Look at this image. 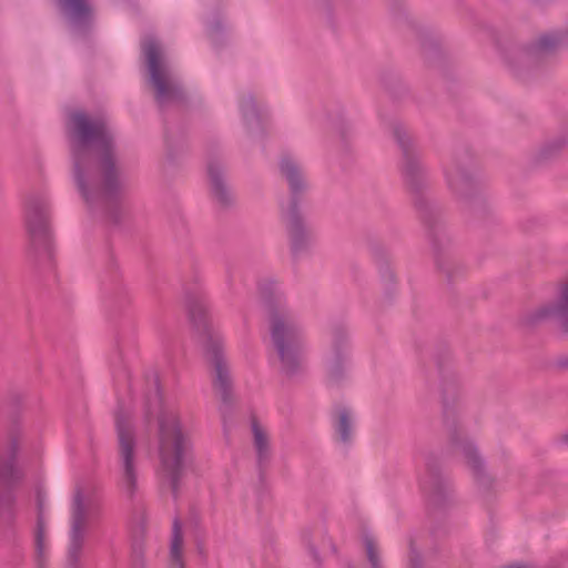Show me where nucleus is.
<instances>
[{
    "label": "nucleus",
    "instance_id": "4468645a",
    "mask_svg": "<svg viewBox=\"0 0 568 568\" xmlns=\"http://www.w3.org/2000/svg\"><path fill=\"white\" fill-rule=\"evenodd\" d=\"M207 174L211 182V189L214 197L222 204L227 205L232 201V195L224 184L222 178L221 164L217 159H212L207 163Z\"/></svg>",
    "mask_w": 568,
    "mask_h": 568
},
{
    "label": "nucleus",
    "instance_id": "f3484780",
    "mask_svg": "<svg viewBox=\"0 0 568 568\" xmlns=\"http://www.w3.org/2000/svg\"><path fill=\"white\" fill-rule=\"evenodd\" d=\"M252 432L254 439V447L257 455V462L262 466L270 457V443L268 436L263 427L256 422H252Z\"/></svg>",
    "mask_w": 568,
    "mask_h": 568
},
{
    "label": "nucleus",
    "instance_id": "c756f323",
    "mask_svg": "<svg viewBox=\"0 0 568 568\" xmlns=\"http://www.w3.org/2000/svg\"><path fill=\"white\" fill-rule=\"evenodd\" d=\"M566 442L568 443V436H566Z\"/></svg>",
    "mask_w": 568,
    "mask_h": 568
},
{
    "label": "nucleus",
    "instance_id": "f257e3e1",
    "mask_svg": "<svg viewBox=\"0 0 568 568\" xmlns=\"http://www.w3.org/2000/svg\"><path fill=\"white\" fill-rule=\"evenodd\" d=\"M65 134L74 180L84 201L94 204L114 199L122 182L114 158L113 136L105 120L91 118L83 111L72 112Z\"/></svg>",
    "mask_w": 568,
    "mask_h": 568
},
{
    "label": "nucleus",
    "instance_id": "39448f33",
    "mask_svg": "<svg viewBox=\"0 0 568 568\" xmlns=\"http://www.w3.org/2000/svg\"><path fill=\"white\" fill-rule=\"evenodd\" d=\"M271 338L283 371L293 374L301 363V331L293 314L282 305L270 313Z\"/></svg>",
    "mask_w": 568,
    "mask_h": 568
},
{
    "label": "nucleus",
    "instance_id": "393cba45",
    "mask_svg": "<svg viewBox=\"0 0 568 568\" xmlns=\"http://www.w3.org/2000/svg\"><path fill=\"white\" fill-rule=\"evenodd\" d=\"M153 384H154L155 392L152 395V398H148V409H146L148 417L151 414L149 405H153L155 408H161V406H162L161 396H160L159 387H158V382L154 381Z\"/></svg>",
    "mask_w": 568,
    "mask_h": 568
},
{
    "label": "nucleus",
    "instance_id": "7ed1b4c3",
    "mask_svg": "<svg viewBox=\"0 0 568 568\" xmlns=\"http://www.w3.org/2000/svg\"><path fill=\"white\" fill-rule=\"evenodd\" d=\"M190 320L199 331V343L205 356L214 366L213 387L224 404L231 400L232 382L229 367L222 354V339L214 333L207 318V304L202 293L189 295L186 298Z\"/></svg>",
    "mask_w": 568,
    "mask_h": 568
},
{
    "label": "nucleus",
    "instance_id": "9d476101",
    "mask_svg": "<svg viewBox=\"0 0 568 568\" xmlns=\"http://www.w3.org/2000/svg\"><path fill=\"white\" fill-rule=\"evenodd\" d=\"M26 224L32 250L51 258L52 243L49 229V206L43 196H30L26 203Z\"/></svg>",
    "mask_w": 568,
    "mask_h": 568
},
{
    "label": "nucleus",
    "instance_id": "423d86ee",
    "mask_svg": "<svg viewBox=\"0 0 568 568\" xmlns=\"http://www.w3.org/2000/svg\"><path fill=\"white\" fill-rule=\"evenodd\" d=\"M280 169L290 184L292 194L288 204L282 207V213L290 233L292 252L296 255L307 246L311 239L297 210V196L306 189V183L300 168L292 159L284 156Z\"/></svg>",
    "mask_w": 568,
    "mask_h": 568
},
{
    "label": "nucleus",
    "instance_id": "6e6552de",
    "mask_svg": "<svg viewBox=\"0 0 568 568\" xmlns=\"http://www.w3.org/2000/svg\"><path fill=\"white\" fill-rule=\"evenodd\" d=\"M142 52L150 73V81L155 89V100L160 106L183 99V90L171 74L163 60L162 48L154 37H146L142 42Z\"/></svg>",
    "mask_w": 568,
    "mask_h": 568
},
{
    "label": "nucleus",
    "instance_id": "c85d7f7f",
    "mask_svg": "<svg viewBox=\"0 0 568 568\" xmlns=\"http://www.w3.org/2000/svg\"><path fill=\"white\" fill-rule=\"evenodd\" d=\"M509 568H525L523 566H510Z\"/></svg>",
    "mask_w": 568,
    "mask_h": 568
},
{
    "label": "nucleus",
    "instance_id": "6ab92c4d",
    "mask_svg": "<svg viewBox=\"0 0 568 568\" xmlns=\"http://www.w3.org/2000/svg\"><path fill=\"white\" fill-rule=\"evenodd\" d=\"M335 430L342 443H348L352 435V417L351 412L346 407H339L336 410Z\"/></svg>",
    "mask_w": 568,
    "mask_h": 568
},
{
    "label": "nucleus",
    "instance_id": "1a4fd4ad",
    "mask_svg": "<svg viewBox=\"0 0 568 568\" xmlns=\"http://www.w3.org/2000/svg\"><path fill=\"white\" fill-rule=\"evenodd\" d=\"M20 433L0 434V515L10 516L12 506L11 487L20 478L16 465Z\"/></svg>",
    "mask_w": 568,
    "mask_h": 568
},
{
    "label": "nucleus",
    "instance_id": "bb28decb",
    "mask_svg": "<svg viewBox=\"0 0 568 568\" xmlns=\"http://www.w3.org/2000/svg\"><path fill=\"white\" fill-rule=\"evenodd\" d=\"M132 568H144L143 561H136L133 564Z\"/></svg>",
    "mask_w": 568,
    "mask_h": 568
},
{
    "label": "nucleus",
    "instance_id": "5701e85b",
    "mask_svg": "<svg viewBox=\"0 0 568 568\" xmlns=\"http://www.w3.org/2000/svg\"><path fill=\"white\" fill-rule=\"evenodd\" d=\"M44 524L41 518L38 519L37 524V532H36V550L38 558L41 559L44 555Z\"/></svg>",
    "mask_w": 568,
    "mask_h": 568
},
{
    "label": "nucleus",
    "instance_id": "f8f14e48",
    "mask_svg": "<svg viewBox=\"0 0 568 568\" xmlns=\"http://www.w3.org/2000/svg\"><path fill=\"white\" fill-rule=\"evenodd\" d=\"M550 318L558 321L561 328L568 332V281L561 287L557 303L538 307L526 317V322L528 325H535Z\"/></svg>",
    "mask_w": 568,
    "mask_h": 568
},
{
    "label": "nucleus",
    "instance_id": "9b49d317",
    "mask_svg": "<svg viewBox=\"0 0 568 568\" xmlns=\"http://www.w3.org/2000/svg\"><path fill=\"white\" fill-rule=\"evenodd\" d=\"M394 136L403 151V178L406 185L414 192H418L426 183L427 172L419 163L412 140L404 128L395 126Z\"/></svg>",
    "mask_w": 568,
    "mask_h": 568
},
{
    "label": "nucleus",
    "instance_id": "cd10ccee",
    "mask_svg": "<svg viewBox=\"0 0 568 568\" xmlns=\"http://www.w3.org/2000/svg\"><path fill=\"white\" fill-rule=\"evenodd\" d=\"M439 494H440L439 488H437V489L433 493L432 498L435 500Z\"/></svg>",
    "mask_w": 568,
    "mask_h": 568
},
{
    "label": "nucleus",
    "instance_id": "412c9836",
    "mask_svg": "<svg viewBox=\"0 0 568 568\" xmlns=\"http://www.w3.org/2000/svg\"><path fill=\"white\" fill-rule=\"evenodd\" d=\"M566 34L548 33L541 36L532 45V50L539 53H547L564 42Z\"/></svg>",
    "mask_w": 568,
    "mask_h": 568
},
{
    "label": "nucleus",
    "instance_id": "20e7f679",
    "mask_svg": "<svg viewBox=\"0 0 568 568\" xmlns=\"http://www.w3.org/2000/svg\"><path fill=\"white\" fill-rule=\"evenodd\" d=\"M115 429L118 437V486L126 497L132 499L138 491L141 470L135 432L131 417L122 412H118L115 415Z\"/></svg>",
    "mask_w": 568,
    "mask_h": 568
},
{
    "label": "nucleus",
    "instance_id": "aec40b11",
    "mask_svg": "<svg viewBox=\"0 0 568 568\" xmlns=\"http://www.w3.org/2000/svg\"><path fill=\"white\" fill-rule=\"evenodd\" d=\"M63 4L74 21L85 20L91 14L87 0H63Z\"/></svg>",
    "mask_w": 568,
    "mask_h": 568
},
{
    "label": "nucleus",
    "instance_id": "a211bd4d",
    "mask_svg": "<svg viewBox=\"0 0 568 568\" xmlns=\"http://www.w3.org/2000/svg\"><path fill=\"white\" fill-rule=\"evenodd\" d=\"M446 178L449 187L459 195H467L474 189L470 176L460 170L446 171Z\"/></svg>",
    "mask_w": 568,
    "mask_h": 568
},
{
    "label": "nucleus",
    "instance_id": "dca6fc26",
    "mask_svg": "<svg viewBox=\"0 0 568 568\" xmlns=\"http://www.w3.org/2000/svg\"><path fill=\"white\" fill-rule=\"evenodd\" d=\"M170 567L185 568L183 560V534L182 525L179 518L173 520L172 538L170 546Z\"/></svg>",
    "mask_w": 568,
    "mask_h": 568
},
{
    "label": "nucleus",
    "instance_id": "2eb2a0df",
    "mask_svg": "<svg viewBox=\"0 0 568 568\" xmlns=\"http://www.w3.org/2000/svg\"><path fill=\"white\" fill-rule=\"evenodd\" d=\"M452 446L455 454H460L471 467L474 475L479 478L483 473V460L477 453L476 447L473 446L467 439H462L458 434L452 435Z\"/></svg>",
    "mask_w": 568,
    "mask_h": 568
},
{
    "label": "nucleus",
    "instance_id": "a878e982",
    "mask_svg": "<svg viewBox=\"0 0 568 568\" xmlns=\"http://www.w3.org/2000/svg\"><path fill=\"white\" fill-rule=\"evenodd\" d=\"M410 564L412 568H417L418 566V556L416 555L413 545H410Z\"/></svg>",
    "mask_w": 568,
    "mask_h": 568
},
{
    "label": "nucleus",
    "instance_id": "f03ea898",
    "mask_svg": "<svg viewBox=\"0 0 568 568\" xmlns=\"http://www.w3.org/2000/svg\"><path fill=\"white\" fill-rule=\"evenodd\" d=\"M191 450V443L183 433L178 415L161 410L159 415L156 477L162 487L171 489L178 497L184 465Z\"/></svg>",
    "mask_w": 568,
    "mask_h": 568
},
{
    "label": "nucleus",
    "instance_id": "ddd939ff",
    "mask_svg": "<svg viewBox=\"0 0 568 568\" xmlns=\"http://www.w3.org/2000/svg\"><path fill=\"white\" fill-rule=\"evenodd\" d=\"M346 354V334L337 329L333 335V353L327 359V372L331 383H336L343 375V363Z\"/></svg>",
    "mask_w": 568,
    "mask_h": 568
},
{
    "label": "nucleus",
    "instance_id": "b1692460",
    "mask_svg": "<svg viewBox=\"0 0 568 568\" xmlns=\"http://www.w3.org/2000/svg\"><path fill=\"white\" fill-rule=\"evenodd\" d=\"M241 110H242V113H243L244 118H246L248 115V113H252L254 116L257 115L255 102H254V99L252 97H248L247 99H245L242 102Z\"/></svg>",
    "mask_w": 568,
    "mask_h": 568
},
{
    "label": "nucleus",
    "instance_id": "4be33fe9",
    "mask_svg": "<svg viewBox=\"0 0 568 568\" xmlns=\"http://www.w3.org/2000/svg\"><path fill=\"white\" fill-rule=\"evenodd\" d=\"M364 546L372 568H383L381 555L374 538L366 535L364 537Z\"/></svg>",
    "mask_w": 568,
    "mask_h": 568
},
{
    "label": "nucleus",
    "instance_id": "0eeeda50",
    "mask_svg": "<svg viewBox=\"0 0 568 568\" xmlns=\"http://www.w3.org/2000/svg\"><path fill=\"white\" fill-rule=\"evenodd\" d=\"M101 503L94 495L84 496L77 488L71 505L70 544L68 549V568H80V559L89 524L99 517Z\"/></svg>",
    "mask_w": 568,
    "mask_h": 568
}]
</instances>
